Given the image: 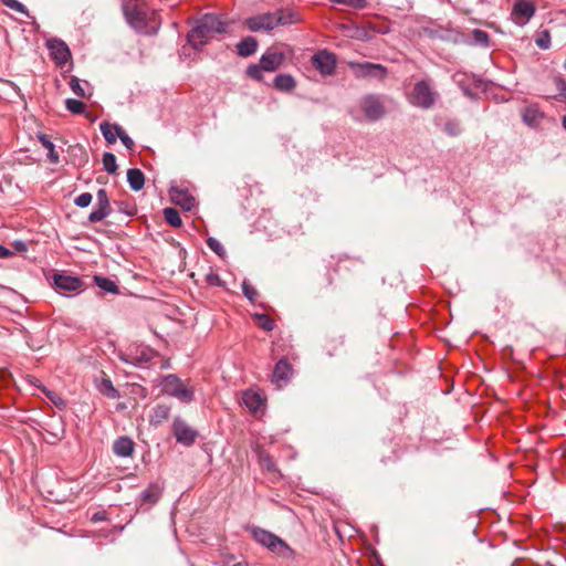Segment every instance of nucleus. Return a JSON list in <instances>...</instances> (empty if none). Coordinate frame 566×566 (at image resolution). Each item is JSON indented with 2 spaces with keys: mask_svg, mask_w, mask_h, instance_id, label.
<instances>
[{
  "mask_svg": "<svg viewBox=\"0 0 566 566\" xmlns=\"http://www.w3.org/2000/svg\"><path fill=\"white\" fill-rule=\"evenodd\" d=\"M242 403L255 413L264 406V399L259 392L249 389L242 394Z\"/></svg>",
  "mask_w": 566,
  "mask_h": 566,
  "instance_id": "a211bd4d",
  "label": "nucleus"
},
{
  "mask_svg": "<svg viewBox=\"0 0 566 566\" xmlns=\"http://www.w3.org/2000/svg\"><path fill=\"white\" fill-rule=\"evenodd\" d=\"M233 566H249V565H248V564H245V563H237V564H234Z\"/></svg>",
  "mask_w": 566,
  "mask_h": 566,
  "instance_id": "052dcab7",
  "label": "nucleus"
},
{
  "mask_svg": "<svg viewBox=\"0 0 566 566\" xmlns=\"http://www.w3.org/2000/svg\"><path fill=\"white\" fill-rule=\"evenodd\" d=\"M42 392L59 408H65L66 403L62 397H60L56 392L48 390L46 388H41Z\"/></svg>",
  "mask_w": 566,
  "mask_h": 566,
  "instance_id": "c9c22d12",
  "label": "nucleus"
},
{
  "mask_svg": "<svg viewBox=\"0 0 566 566\" xmlns=\"http://www.w3.org/2000/svg\"><path fill=\"white\" fill-rule=\"evenodd\" d=\"M313 65L322 75H332L336 69V55L327 50H321L312 57Z\"/></svg>",
  "mask_w": 566,
  "mask_h": 566,
  "instance_id": "9d476101",
  "label": "nucleus"
},
{
  "mask_svg": "<svg viewBox=\"0 0 566 566\" xmlns=\"http://www.w3.org/2000/svg\"><path fill=\"white\" fill-rule=\"evenodd\" d=\"M127 179H128L130 187L134 190L142 189V170H139L137 168L129 169L127 172Z\"/></svg>",
  "mask_w": 566,
  "mask_h": 566,
  "instance_id": "2f4dec72",
  "label": "nucleus"
},
{
  "mask_svg": "<svg viewBox=\"0 0 566 566\" xmlns=\"http://www.w3.org/2000/svg\"><path fill=\"white\" fill-rule=\"evenodd\" d=\"M284 59L285 55L282 52L268 50L259 62L265 72H274L283 64Z\"/></svg>",
  "mask_w": 566,
  "mask_h": 566,
  "instance_id": "f3484780",
  "label": "nucleus"
},
{
  "mask_svg": "<svg viewBox=\"0 0 566 566\" xmlns=\"http://www.w3.org/2000/svg\"><path fill=\"white\" fill-rule=\"evenodd\" d=\"M9 378L10 374L7 370L0 369V382L7 384Z\"/></svg>",
  "mask_w": 566,
  "mask_h": 566,
  "instance_id": "4d7b16f0",
  "label": "nucleus"
},
{
  "mask_svg": "<svg viewBox=\"0 0 566 566\" xmlns=\"http://www.w3.org/2000/svg\"><path fill=\"white\" fill-rule=\"evenodd\" d=\"M143 357L144 364H146L147 361H153L151 366L158 365L160 369H167L170 367V363L168 359L161 357L150 348H144Z\"/></svg>",
  "mask_w": 566,
  "mask_h": 566,
  "instance_id": "4be33fe9",
  "label": "nucleus"
},
{
  "mask_svg": "<svg viewBox=\"0 0 566 566\" xmlns=\"http://www.w3.org/2000/svg\"><path fill=\"white\" fill-rule=\"evenodd\" d=\"M557 87H558L560 94L566 98V83L559 78L557 81Z\"/></svg>",
  "mask_w": 566,
  "mask_h": 566,
  "instance_id": "5fc2aeb1",
  "label": "nucleus"
},
{
  "mask_svg": "<svg viewBox=\"0 0 566 566\" xmlns=\"http://www.w3.org/2000/svg\"><path fill=\"white\" fill-rule=\"evenodd\" d=\"M274 15L276 27L296 24L302 21L300 13L291 9L277 10Z\"/></svg>",
  "mask_w": 566,
  "mask_h": 566,
  "instance_id": "6ab92c4d",
  "label": "nucleus"
},
{
  "mask_svg": "<svg viewBox=\"0 0 566 566\" xmlns=\"http://www.w3.org/2000/svg\"><path fill=\"white\" fill-rule=\"evenodd\" d=\"M103 167L108 174H114L117 170L116 157L112 153L103 155Z\"/></svg>",
  "mask_w": 566,
  "mask_h": 566,
  "instance_id": "473e14b6",
  "label": "nucleus"
},
{
  "mask_svg": "<svg viewBox=\"0 0 566 566\" xmlns=\"http://www.w3.org/2000/svg\"><path fill=\"white\" fill-rule=\"evenodd\" d=\"M472 36L476 44H480L482 46L489 45L490 36L485 31L476 29L472 32Z\"/></svg>",
  "mask_w": 566,
  "mask_h": 566,
  "instance_id": "58836bf2",
  "label": "nucleus"
},
{
  "mask_svg": "<svg viewBox=\"0 0 566 566\" xmlns=\"http://www.w3.org/2000/svg\"><path fill=\"white\" fill-rule=\"evenodd\" d=\"M258 324L264 331H272L274 328V322L265 314L256 315Z\"/></svg>",
  "mask_w": 566,
  "mask_h": 566,
  "instance_id": "c03bdc74",
  "label": "nucleus"
},
{
  "mask_svg": "<svg viewBox=\"0 0 566 566\" xmlns=\"http://www.w3.org/2000/svg\"><path fill=\"white\" fill-rule=\"evenodd\" d=\"M348 65L356 77L382 80L387 75V70L381 64L350 62Z\"/></svg>",
  "mask_w": 566,
  "mask_h": 566,
  "instance_id": "423d86ee",
  "label": "nucleus"
},
{
  "mask_svg": "<svg viewBox=\"0 0 566 566\" xmlns=\"http://www.w3.org/2000/svg\"><path fill=\"white\" fill-rule=\"evenodd\" d=\"M169 407L167 406H157L155 409H154V412L153 415L150 416V423L151 424H159L161 423L164 420H166L169 416Z\"/></svg>",
  "mask_w": 566,
  "mask_h": 566,
  "instance_id": "c85d7f7f",
  "label": "nucleus"
},
{
  "mask_svg": "<svg viewBox=\"0 0 566 566\" xmlns=\"http://www.w3.org/2000/svg\"><path fill=\"white\" fill-rule=\"evenodd\" d=\"M161 23L160 17L157 12L153 11L150 17L144 10V34H154L157 32Z\"/></svg>",
  "mask_w": 566,
  "mask_h": 566,
  "instance_id": "5701e85b",
  "label": "nucleus"
},
{
  "mask_svg": "<svg viewBox=\"0 0 566 566\" xmlns=\"http://www.w3.org/2000/svg\"><path fill=\"white\" fill-rule=\"evenodd\" d=\"M65 107L72 114H83L85 111V105L81 101L74 98H67L65 101Z\"/></svg>",
  "mask_w": 566,
  "mask_h": 566,
  "instance_id": "72a5a7b5",
  "label": "nucleus"
},
{
  "mask_svg": "<svg viewBox=\"0 0 566 566\" xmlns=\"http://www.w3.org/2000/svg\"><path fill=\"white\" fill-rule=\"evenodd\" d=\"M206 282L211 286H221L222 281L217 273L210 272L206 275Z\"/></svg>",
  "mask_w": 566,
  "mask_h": 566,
  "instance_id": "09e8293b",
  "label": "nucleus"
},
{
  "mask_svg": "<svg viewBox=\"0 0 566 566\" xmlns=\"http://www.w3.org/2000/svg\"><path fill=\"white\" fill-rule=\"evenodd\" d=\"M354 118H355L356 120H361L358 116H355V115H354Z\"/></svg>",
  "mask_w": 566,
  "mask_h": 566,
  "instance_id": "680f3d73",
  "label": "nucleus"
},
{
  "mask_svg": "<svg viewBox=\"0 0 566 566\" xmlns=\"http://www.w3.org/2000/svg\"><path fill=\"white\" fill-rule=\"evenodd\" d=\"M523 122L530 127H538L544 118V114L536 105H530L522 113Z\"/></svg>",
  "mask_w": 566,
  "mask_h": 566,
  "instance_id": "aec40b11",
  "label": "nucleus"
},
{
  "mask_svg": "<svg viewBox=\"0 0 566 566\" xmlns=\"http://www.w3.org/2000/svg\"><path fill=\"white\" fill-rule=\"evenodd\" d=\"M460 123L457 120H449L444 124L443 132L449 136H458L461 133Z\"/></svg>",
  "mask_w": 566,
  "mask_h": 566,
  "instance_id": "4c0bfd02",
  "label": "nucleus"
},
{
  "mask_svg": "<svg viewBox=\"0 0 566 566\" xmlns=\"http://www.w3.org/2000/svg\"><path fill=\"white\" fill-rule=\"evenodd\" d=\"M105 386L107 388V391H106V395L111 398H115L116 397V389L112 386L111 381L107 380L105 382Z\"/></svg>",
  "mask_w": 566,
  "mask_h": 566,
  "instance_id": "864d4df0",
  "label": "nucleus"
},
{
  "mask_svg": "<svg viewBox=\"0 0 566 566\" xmlns=\"http://www.w3.org/2000/svg\"><path fill=\"white\" fill-rule=\"evenodd\" d=\"M292 375V367L285 359H280L273 370L272 382L277 387L282 388L285 386Z\"/></svg>",
  "mask_w": 566,
  "mask_h": 566,
  "instance_id": "dca6fc26",
  "label": "nucleus"
},
{
  "mask_svg": "<svg viewBox=\"0 0 566 566\" xmlns=\"http://www.w3.org/2000/svg\"><path fill=\"white\" fill-rule=\"evenodd\" d=\"M207 244L219 256H223L226 254L223 245L216 238H209L207 240Z\"/></svg>",
  "mask_w": 566,
  "mask_h": 566,
  "instance_id": "79ce46f5",
  "label": "nucleus"
},
{
  "mask_svg": "<svg viewBox=\"0 0 566 566\" xmlns=\"http://www.w3.org/2000/svg\"><path fill=\"white\" fill-rule=\"evenodd\" d=\"M263 71L264 69L261 67V63L259 62V64L248 66L247 74L253 80L261 81Z\"/></svg>",
  "mask_w": 566,
  "mask_h": 566,
  "instance_id": "a19ab883",
  "label": "nucleus"
},
{
  "mask_svg": "<svg viewBox=\"0 0 566 566\" xmlns=\"http://www.w3.org/2000/svg\"><path fill=\"white\" fill-rule=\"evenodd\" d=\"M12 255V252L3 245H0V258L6 259Z\"/></svg>",
  "mask_w": 566,
  "mask_h": 566,
  "instance_id": "6e6d98bb",
  "label": "nucleus"
},
{
  "mask_svg": "<svg viewBox=\"0 0 566 566\" xmlns=\"http://www.w3.org/2000/svg\"><path fill=\"white\" fill-rule=\"evenodd\" d=\"M258 41L253 36H247L237 44V52L240 56L248 57L256 52Z\"/></svg>",
  "mask_w": 566,
  "mask_h": 566,
  "instance_id": "412c9836",
  "label": "nucleus"
},
{
  "mask_svg": "<svg viewBox=\"0 0 566 566\" xmlns=\"http://www.w3.org/2000/svg\"><path fill=\"white\" fill-rule=\"evenodd\" d=\"M163 492V484L156 482L150 484L147 490L144 491V504H155L160 499Z\"/></svg>",
  "mask_w": 566,
  "mask_h": 566,
  "instance_id": "393cba45",
  "label": "nucleus"
},
{
  "mask_svg": "<svg viewBox=\"0 0 566 566\" xmlns=\"http://www.w3.org/2000/svg\"><path fill=\"white\" fill-rule=\"evenodd\" d=\"M252 537L272 553L285 559H293L295 552L279 536L261 527H251Z\"/></svg>",
  "mask_w": 566,
  "mask_h": 566,
  "instance_id": "f03ea898",
  "label": "nucleus"
},
{
  "mask_svg": "<svg viewBox=\"0 0 566 566\" xmlns=\"http://www.w3.org/2000/svg\"><path fill=\"white\" fill-rule=\"evenodd\" d=\"M160 391L170 397H175L180 402L189 403L193 400V389L185 384L176 375H167L158 380Z\"/></svg>",
  "mask_w": 566,
  "mask_h": 566,
  "instance_id": "20e7f679",
  "label": "nucleus"
},
{
  "mask_svg": "<svg viewBox=\"0 0 566 566\" xmlns=\"http://www.w3.org/2000/svg\"><path fill=\"white\" fill-rule=\"evenodd\" d=\"M563 127L565 128L566 130V115L563 117Z\"/></svg>",
  "mask_w": 566,
  "mask_h": 566,
  "instance_id": "bf43d9fd",
  "label": "nucleus"
},
{
  "mask_svg": "<svg viewBox=\"0 0 566 566\" xmlns=\"http://www.w3.org/2000/svg\"><path fill=\"white\" fill-rule=\"evenodd\" d=\"M274 86L279 91L290 92L295 87V81L290 74H280L274 78Z\"/></svg>",
  "mask_w": 566,
  "mask_h": 566,
  "instance_id": "a878e982",
  "label": "nucleus"
},
{
  "mask_svg": "<svg viewBox=\"0 0 566 566\" xmlns=\"http://www.w3.org/2000/svg\"><path fill=\"white\" fill-rule=\"evenodd\" d=\"M118 209L120 212H123L127 216H134L137 213V207L135 205H130L129 202H126V201H119Z\"/></svg>",
  "mask_w": 566,
  "mask_h": 566,
  "instance_id": "de8ad7c7",
  "label": "nucleus"
},
{
  "mask_svg": "<svg viewBox=\"0 0 566 566\" xmlns=\"http://www.w3.org/2000/svg\"><path fill=\"white\" fill-rule=\"evenodd\" d=\"M261 462L263 464L264 468H266V470L269 471H274L275 470V467H274V463H273V460L271 459L270 455H261Z\"/></svg>",
  "mask_w": 566,
  "mask_h": 566,
  "instance_id": "3c124183",
  "label": "nucleus"
},
{
  "mask_svg": "<svg viewBox=\"0 0 566 566\" xmlns=\"http://www.w3.org/2000/svg\"><path fill=\"white\" fill-rule=\"evenodd\" d=\"M69 84H70V87H71L72 92L75 95H77L80 97H84L85 96L84 86H83V84L81 83V81L77 77H72Z\"/></svg>",
  "mask_w": 566,
  "mask_h": 566,
  "instance_id": "37998d69",
  "label": "nucleus"
},
{
  "mask_svg": "<svg viewBox=\"0 0 566 566\" xmlns=\"http://www.w3.org/2000/svg\"><path fill=\"white\" fill-rule=\"evenodd\" d=\"M536 44L541 48V49H548L549 48V44H551V39H549V34L547 32L544 33V36H541V38H537L536 39Z\"/></svg>",
  "mask_w": 566,
  "mask_h": 566,
  "instance_id": "8fccbe9b",
  "label": "nucleus"
},
{
  "mask_svg": "<svg viewBox=\"0 0 566 566\" xmlns=\"http://www.w3.org/2000/svg\"><path fill=\"white\" fill-rule=\"evenodd\" d=\"M39 142L48 150V158L52 164H57L60 156L55 150L54 144L50 140L46 135H39Z\"/></svg>",
  "mask_w": 566,
  "mask_h": 566,
  "instance_id": "bb28decb",
  "label": "nucleus"
},
{
  "mask_svg": "<svg viewBox=\"0 0 566 566\" xmlns=\"http://www.w3.org/2000/svg\"><path fill=\"white\" fill-rule=\"evenodd\" d=\"M164 217L167 223H169L174 228H180L182 224V220L180 218V213L175 208H165Z\"/></svg>",
  "mask_w": 566,
  "mask_h": 566,
  "instance_id": "cd10ccee",
  "label": "nucleus"
},
{
  "mask_svg": "<svg viewBox=\"0 0 566 566\" xmlns=\"http://www.w3.org/2000/svg\"><path fill=\"white\" fill-rule=\"evenodd\" d=\"M169 196L174 203L180 206L186 211H190L196 206L195 197L181 185H171Z\"/></svg>",
  "mask_w": 566,
  "mask_h": 566,
  "instance_id": "1a4fd4ad",
  "label": "nucleus"
},
{
  "mask_svg": "<svg viewBox=\"0 0 566 566\" xmlns=\"http://www.w3.org/2000/svg\"><path fill=\"white\" fill-rule=\"evenodd\" d=\"M535 13V8L527 0H517L514 3L512 17L516 24H525Z\"/></svg>",
  "mask_w": 566,
  "mask_h": 566,
  "instance_id": "2eb2a0df",
  "label": "nucleus"
},
{
  "mask_svg": "<svg viewBox=\"0 0 566 566\" xmlns=\"http://www.w3.org/2000/svg\"><path fill=\"white\" fill-rule=\"evenodd\" d=\"M359 107L364 118L368 122H376L385 115V107L379 96L366 95L360 99Z\"/></svg>",
  "mask_w": 566,
  "mask_h": 566,
  "instance_id": "39448f33",
  "label": "nucleus"
},
{
  "mask_svg": "<svg viewBox=\"0 0 566 566\" xmlns=\"http://www.w3.org/2000/svg\"><path fill=\"white\" fill-rule=\"evenodd\" d=\"M336 4L347 6L354 9H364L367 7V0H329Z\"/></svg>",
  "mask_w": 566,
  "mask_h": 566,
  "instance_id": "e433bc0d",
  "label": "nucleus"
},
{
  "mask_svg": "<svg viewBox=\"0 0 566 566\" xmlns=\"http://www.w3.org/2000/svg\"><path fill=\"white\" fill-rule=\"evenodd\" d=\"M46 48L50 52V56L57 66L63 67L71 61V51L67 44L61 39H49L46 41Z\"/></svg>",
  "mask_w": 566,
  "mask_h": 566,
  "instance_id": "0eeeda50",
  "label": "nucleus"
},
{
  "mask_svg": "<svg viewBox=\"0 0 566 566\" xmlns=\"http://www.w3.org/2000/svg\"><path fill=\"white\" fill-rule=\"evenodd\" d=\"M228 25V22L221 15L207 13L197 21L196 25L188 33V42L193 49L198 50L217 34L226 33Z\"/></svg>",
  "mask_w": 566,
  "mask_h": 566,
  "instance_id": "f257e3e1",
  "label": "nucleus"
},
{
  "mask_svg": "<svg viewBox=\"0 0 566 566\" xmlns=\"http://www.w3.org/2000/svg\"><path fill=\"white\" fill-rule=\"evenodd\" d=\"M172 432L177 442L184 446H191L195 443L198 436L197 431L190 428L184 420L176 419L172 423Z\"/></svg>",
  "mask_w": 566,
  "mask_h": 566,
  "instance_id": "9b49d317",
  "label": "nucleus"
},
{
  "mask_svg": "<svg viewBox=\"0 0 566 566\" xmlns=\"http://www.w3.org/2000/svg\"><path fill=\"white\" fill-rule=\"evenodd\" d=\"M105 386L107 388V391H106V395L111 398H115L116 397V389L112 386L111 381L107 380L105 382Z\"/></svg>",
  "mask_w": 566,
  "mask_h": 566,
  "instance_id": "603ef678",
  "label": "nucleus"
},
{
  "mask_svg": "<svg viewBox=\"0 0 566 566\" xmlns=\"http://www.w3.org/2000/svg\"><path fill=\"white\" fill-rule=\"evenodd\" d=\"M2 3L7 8L29 17V11H28L27 7L23 3H21L20 1H18V0H2Z\"/></svg>",
  "mask_w": 566,
  "mask_h": 566,
  "instance_id": "f704fd0d",
  "label": "nucleus"
},
{
  "mask_svg": "<svg viewBox=\"0 0 566 566\" xmlns=\"http://www.w3.org/2000/svg\"><path fill=\"white\" fill-rule=\"evenodd\" d=\"M97 203L96 208L90 213L88 221L96 223L105 219L109 212V201L105 189H99L96 195Z\"/></svg>",
  "mask_w": 566,
  "mask_h": 566,
  "instance_id": "4468645a",
  "label": "nucleus"
},
{
  "mask_svg": "<svg viewBox=\"0 0 566 566\" xmlns=\"http://www.w3.org/2000/svg\"><path fill=\"white\" fill-rule=\"evenodd\" d=\"M114 130L116 132V134L118 135V138L120 139V142L124 144V146L127 148V149H133V146H134V142L133 139L123 130V128L120 126H116L114 128Z\"/></svg>",
  "mask_w": 566,
  "mask_h": 566,
  "instance_id": "ea45409f",
  "label": "nucleus"
},
{
  "mask_svg": "<svg viewBox=\"0 0 566 566\" xmlns=\"http://www.w3.org/2000/svg\"><path fill=\"white\" fill-rule=\"evenodd\" d=\"M242 292L245 297H248L251 302L255 301V297L258 296L256 290L247 281L242 283Z\"/></svg>",
  "mask_w": 566,
  "mask_h": 566,
  "instance_id": "49530a36",
  "label": "nucleus"
},
{
  "mask_svg": "<svg viewBox=\"0 0 566 566\" xmlns=\"http://www.w3.org/2000/svg\"><path fill=\"white\" fill-rule=\"evenodd\" d=\"M407 98L412 106L429 109L436 105L439 93L430 81L421 80L413 85Z\"/></svg>",
  "mask_w": 566,
  "mask_h": 566,
  "instance_id": "7ed1b4c3",
  "label": "nucleus"
},
{
  "mask_svg": "<svg viewBox=\"0 0 566 566\" xmlns=\"http://www.w3.org/2000/svg\"><path fill=\"white\" fill-rule=\"evenodd\" d=\"M245 24L252 32L261 30L271 31L276 27L274 12H266L251 17L247 19Z\"/></svg>",
  "mask_w": 566,
  "mask_h": 566,
  "instance_id": "ddd939ff",
  "label": "nucleus"
},
{
  "mask_svg": "<svg viewBox=\"0 0 566 566\" xmlns=\"http://www.w3.org/2000/svg\"><path fill=\"white\" fill-rule=\"evenodd\" d=\"M53 285L61 293L80 292L83 289L81 279L66 274H54Z\"/></svg>",
  "mask_w": 566,
  "mask_h": 566,
  "instance_id": "f8f14e48",
  "label": "nucleus"
},
{
  "mask_svg": "<svg viewBox=\"0 0 566 566\" xmlns=\"http://www.w3.org/2000/svg\"><path fill=\"white\" fill-rule=\"evenodd\" d=\"M123 13L126 22L137 32L142 30L140 0H122Z\"/></svg>",
  "mask_w": 566,
  "mask_h": 566,
  "instance_id": "6e6552de",
  "label": "nucleus"
},
{
  "mask_svg": "<svg viewBox=\"0 0 566 566\" xmlns=\"http://www.w3.org/2000/svg\"><path fill=\"white\" fill-rule=\"evenodd\" d=\"M94 281H95V284L103 291L107 292V293H117L118 291V287L117 285L115 284V282H113L112 280L109 279H106V277H103V276H98V275H95L94 276Z\"/></svg>",
  "mask_w": 566,
  "mask_h": 566,
  "instance_id": "7c9ffc66",
  "label": "nucleus"
},
{
  "mask_svg": "<svg viewBox=\"0 0 566 566\" xmlns=\"http://www.w3.org/2000/svg\"><path fill=\"white\" fill-rule=\"evenodd\" d=\"M92 199H93V197L90 192H83L75 198L74 202L76 206H78L81 208H85L91 205Z\"/></svg>",
  "mask_w": 566,
  "mask_h": 566,
  "instance_id": "a18cd8bd",
  "label": "nucleus"
},
{
  "mask_svg": "<svg viewBox=\"0 0 566 566\" xmlns=\"http://www.w3.org/2000/svg\"><path fill=\"white\" fill-rule=\"evenodd\" d=\"M117 125H111L109 123L107 122H103L101 123L99 125V129L105 138V140L108 143V144H115L117 138H118V135L116 134V132L114 130V128L116 127Z\"/></svg>",
  "mask_w": 566,
  "mask_h": 566,
  "instance_id": "c756f323",
  "label": "nucleus"
},
{
  "mask_svg": "<svg viewBox=\"0 0 566 566\" xmlns=\"http://www.w3.org/2000/svg\"><path fill=\"white\" fill-rule=\"evenodd\" d=\"M113 450L117 455H130L134 450V442L129 438H118L113 446Z\"/></svg>",
  "mask_w": 566,
  "mask_h": 566,
  "instance_id": "b1692460",
  "label": "nucleus"
},
{
  "mask_svg": "<svg viewBox=\"0 0 566 566\" xmlns=\"http://www.w3.org/2000/svg\"><path fill=\"white\" fill-rule=\"evenodd\" d=\"M105 518V515L103 512H96L95 514H93L92 516V521L93 522H99V521H103Z\"/></svg>",
  "mask_w": 566,
  "mask_h": 566,
  "instance_id": "13d9d810",
  "label": "nucleus"
}]
</instances>
